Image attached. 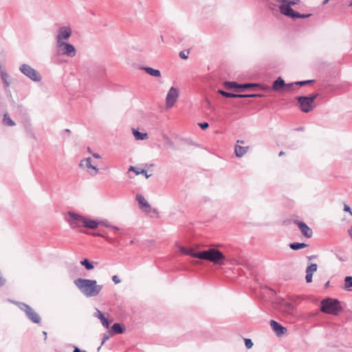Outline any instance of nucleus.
Segmentation results:
<instances>
[{"instance_id":"obj_1","label":"nucleus","mask_w":352,"mask_h":352,"mask_svg":"<svg viewBox=\"0 0 352 352\" xmlns=\"http://www.w3.org/2000/svg\"><path fill=\"white\" fill-rule=\"evenodd\" d=\"M74 284L86 297L96 296L102 289V285H98L96 280L78 278L74 280Z\"/></svg>"},{"instance_id":"obj_2","label":"nucleus","mask_w":352,"mask_h":352,"mask_svg":"<svg viewBox=\"0 0 352 352\" xmlns=\"http://www.w3.org/2000/svg\"><path fill=\"white\" fill-rule=\"evenodd\" d=\"M277 2L282 3L279 6L280 12L292 19H304L311 16V14H300L294 11L291 6L299 3L300 0H276Z\"/></svg>"},{"instance_id":"obj_3","label":"nucleus","mask_w":352,"mask_h":352,"mask_svg":"<svg viewBox=\"0 0 352 352\" xmlns=\"http://www.w3.org/2000/svg\"><path fill=\"white\" fill-rule=\"evenodd\" d=\"M195 256L197 258L207 260L216 265L224 264L223 261L226 259L223 253L215 248H210L207 250L199 252Z\"/></svg>"},{"instance_id":"obj_4","label":"nucleus","mask_w":352,"mask_h":352,"mask_svg":"<svg viewBox=\"0 0 352 352\" xmlns=\"http://www.w3.org/2000/svg\"><path fill=\"white\" fill-rule=\"evenodd\" d=\"M342 307L337 299L327 298L320 302V310L323 313L338 316Z\"/></svg>"},{"instance_id":"obj_5","label":"nucleus","mask_w":352,"mask_h":352,"mask_svg":"<svg viewBox=\"0 0 352 352\" xmlns=\"http://www.w3.org/2000/svg\"><path fill=\"white\" fill-rule=\"evenodd\" d=\"M318 94H312L309 96H298L296 100L300 104V110L305 113L311 111L314 109V102Z\"/></svg>"},{"instance_id":"obj_6","label":"nucleus","mask_w":352,"mask_h":352,"mask_svg":"<svg viewBox=\"0 0 352 352\" xmlns=\"http://www.w3.org/2000/svg\"><path fill=\"white\" fill-rule=\"evenodd\" d=\"M19 71L34 82H38L42 79L39 72L28 64H22L19 67Z\"/></svg>"},{"instance_id":"obj_7","label":"nucleus","mask_w":352,"mask_h":352,"mask_svg":"<svg viewBox=\"0 0 352 352\" xmlns=\"http://www.w3.org/2000/svg\"><path fill=\"white\" fill-rule=\"evenodd\" d=\"M56 47L58 52L62 55H65L69 57H74L76 55V51L75 47L70 43L66 42H61L56 43Z\"/></svg>"},{"instance_id":"obj_8","label":"nucleus","mask_w":352,"mask_h":352,"mask_svg":"<svg viewBox=\"0 0 352 352\" xmlns=\"http://www.w3.org/2000/svg\"><path fill=\"white\" fill-rule=\"evenodd\" d=\"M67 215L69 217L68 222L72 228L75 229L83 226V221L86 217L76 212L69 211Z\"/></svg>"},{"instance_id":"obj_9","label":"nucleus","mask_w":352,"mask_h":352,"mask_svg":"<svg viewBox=\"0 0 352 352\" xmlns=\"http://www.w3.org/2000/svg\"><path fill=\"white\" fill-rule=\"evenodd\" d=\"M20 309L23 311L27 317L34 323H39L41 318L38 314L28 305L25 303H21Z\"/></svg>"},{"instance_id":"obj_10","label":"nucleus","mask_w":352,"mask_h":352,"mask_svg":"<svg viewBox=\"0 0 352 352\" xmlns=\"http://www.w3.org/2000/svg\"><path fill=\"white\" fill-rule=\"evenodd\" d=\"M179 96V89L174 87H171L168 91L166 98V108H171L177 101Z\"/></svg>"},{"instance_id":"obj_11","label":"nucleus","mask_w":352,"mask_h":352,"mask_svg":"<svg viewBox=\"0 0 352 352\" xmlns=\"http://www.w3.org/2000/svg\"><path fill=\"white\" fill-rule=\"evenodd\" d=\"M72 30L69 26H62L58 30L56 36V43L65 42L64 41L68 40L72 36Z\"/></svg>"},{"instance_id":"obj_12","label":"nucleus","mask_w":352,"mask_h":352,"mask_svg":"<svg viewBox=\"0 0 352 352\" xmlns=\"http://www.w3.org/2000/svg\"><path fill=\"white\" fill-rule=\"evenodd\" d=\"M79 166L80 167L87 168L91 175H96L98 172V168L96 167V166H94L91 164V159L90 157L82 160L79 164Z\"/></svg>"},{"instance_id":"obj_13","label":"nucleus","mask_w":352,"mask_h":352,"mask_svg":"<svg viewBox=\"0 0 352 352\" xmlns=\"http://www.w3.org/2000/svg\"><path fill=\"white\" fill-rule=\"evenodd\" d=\"M294 223L297 225L302 233V234L307 238H310L312 236V230L304 222L295 220Z\"/></svg>"},{"instance_id":"obj_14","label":"nucleus","mask_w":352,"mask_h":352,"mask_svg":"<svg viewBox=\"0 0 352 352\" xmlns=\"http://www.w3.org/2000/svg\"><path fill=\"white\" fill-rule=\"evenodd\" d=\"M136 200L138 201L140 208L146 213H149L151 211V207L147 201L142 195H137Z\"/></svg>"},{"instance_id":"obj_15","label":"nucleus","mask_w":352,"mask_h":352,"mask_svg":"<svg viewBox=\"0 0 352 352\" xmlns=\"http://www.w3.org/2000/svg\"><path fill=\"white\" fill-rule=\"evenodd\" d=\"M270 326L278 336H281L287 331V329L285 327H283L280 324L274 320L270 321Z\"/></svg>"},{"instance_id":"obj_16","label":"nucleus","mask_w":352,"mask_h":352,"mask_svg":"<svg viewBox=\"0 0 352 352\" xmlns=\"http://www.w3.org/2000/svg\"><path fill=\"white\" fill-rule=\"evenodd\" d=\"M218 93L226 98H252L258 96L257 94H235L221 89L218 90Z\"/></svg>"},{"instance_id":"obj_17","label":"nucleus","mask_w":352,"mask_h":352,"mask_svg":"<svg viewBox=\"0 0 352 352\" xmlns=\"http://www.w3.org/2000/svg\"><path fill=\"white\" fill-rule=\"evenodd\" d=\"M318 265L316 263H311L306 269V276L305 279L307 283H309L312 282L313 274L316 272Z\"/></svg>"},{"instance_id":"obj_18","label":"nucleus","mask_w":352,"mask_h":352,"mask_svg":"<svg viewBox=\"0 0 352 352\" xmlns=\"http://www.w3.org/2000/svg\"><path fill=\"white\" fill-rule=\"evenodd\" d=\"M94 316L100 320V322H101L102 324L105 328H109V324H110V322H109V320H108L104 317V315L103 314V313H102V311H100L99 309H96V313L94 314Z\"/></svg>"},{"instance_id":"obj_19","label":"nucleus","mask_w":352,"mask_h":352,"mask_svg":"<svg viewBox=\"0 0 352 352\" xmlns=\"http://www.w3.org/2000/svg\"><path fill=\"white\" fill-rule=\"evenodd\" d=\"M98 221L86 218L85 220L83 221L82 227L91 229H96L98 227Z\"/></svg>"},{"instance_id":"obj_20","label":"nucleus","mask_w":352,"mask_h":352,"mask_svg":"<svg viewBox=\"0 0 352 352\" xmlns=\"http://www.w3.org/2000/svg\"><path fill=\"white\" fill-rule=\"evenodd\" d=\"M248 146H241L239 144L235 146L234 151L236 156L238 157H241L243 156L248 151Z\"/></svg>"},{"instance_id":"obj_21","label":"nucleus","mask_w":352,"mask_h":352,"mask_svg":"<svg viewBox=\"0 0 352 352\" xmlns=\"http://www.w3.org/2000/svg\"><path fill=\"white\" fill-rule=\"evenodd\" d=\"M142 69L145 71L148 75L154 77H160L161 72L159 69H153L149 67H144Z\"/></svg>"},{"instance_id":"obj_22","label":"nucleus","mask_w":352,"mask_h":352,"mask_svg":"<svg viewBox=\"0 0 352 352\" xmlns=\"http://www.w3.org/2000/svg\"><path fill=\"white\" fill-rule=\"evenodd\" d=\"M287 86L285 83L284 80H283L280 77H278L274 82H273L272 88L275 91L279 90L280 88Z\"/></svg>"},{"instance_id":"obj_23","label":"nucleus","mask_w":352,"mask_h":352,"mask_svg":"<svg viewBox=\"0 0 352 352\" xmlns=\"http://www.w3.org/2000/svg\"><path fill=\"white\" fill-rule=\"evenodd\" d=\"M179 251L181 253L186 254V255H189L193 258H196V256L195 255H196L197 254V252H195V251L192 248L187 249L184 247H181L179 248Z\"/></svg>"},{"instance_id":"obj_24","label":"nucleus","mask_w":352,"mask_h":352,"mask_svg":"<svg viewBox=\"0 0 352 352\" xmlns=\"http://www.w3.org/2000/svg\"><path fill=\"white\" fill-rule=\"evenodd\" d=\"M133 134L136 140H143L147 138L148 135L146 133H141L138 130L133 129Z\"/></svg>"},{"instance_id":"obj_25","label":"nucleus","mask_w":352,"mask_h":352,"mask_svg":"<svg viewBox=\"0 0 352 352\" xmlns=\"http://www.w3.org/2000/svg\"><path fill=\"white\" fill-rule=\"evenodd\" d=\"M9 75L5 71H1V78L4 84L5 88H8L10 86V82L8 81Z\"/></svg>"},{"instance_id":"obj_26","label":"nucleus","mask_w":352,"mask_h":352,"mask_svg":"<svg viewBox=\"0 0 352 352\" xmlns=\"http://www.w3.org/2000/svg\"><path fill=\"white\" fill-rule=\"evenodd\" d=\"M124 331V328H123L120 323H114L111 327V331L113 333H122Z\"/></svg>"},{"instance_id":"obj_27","label":"nucleus","mask_w":352,"mask_h":352,"mask_svg":"<svg viewBox=\"0 0 352 352\" xmlns=\"http://www.w3.org/2000/svg\"><path fill=\"white\" fill-rule=\"evenodd\" d=\"M352 276H346L344 278V289L346 291H352Z\"/></svg>"},{"instance_id":"obj_28","label":"nucleus","mask_w":352,"mask_h":352,"mask_svg":"<svg viewBox=\"0 0 352 352\" xmlns=\"http://www.w3.org/2000/svg\"><path fill=\"white\" fill-rule=\"evenodd\" d=\"M307 245L305 243H292L289 244V247L293 250H298L306 248Z\"/></svg>"},{"instance_id":"obj_29","label":"nucleus","mask_w":352,"mask_h":352,"mask_svg":"<svg viewBox=\"0 0 352 352\" xmlns=\"http://www.w3.org/2000/svg\"><path fill=\"white\" fill-rule=\"evenodd\" d=\"M80 264L87 270H91L94 268V263L90 262L87 258L81 261Z\"/></svg>"},{"instance_id":"obj_30","label":"nucleus","mask_w":352,"mask_h":352,"mask_svg":"<svg viewBox=\"0 0 352 352\" xmlns=\"http://www.w3.org/2000/svg\"><path fill=\"white\" fill-rule=\"evenodd\" d=\"M3 122L4 124L10 126L15 125V122L10 118V116L8 113L4 114Z\"/></svg>"},{"instance_id":"obj_31","label":"nucleus","mask_w":352,"mask_h":352,"mask_svg":"<svg viewBox=\"0 0 352 352\" xmlns=\"http://www.w3.org/2000/svg\"><path fill=\"white\" fill-rule=\"evenodd\" d=\"M224 87L226 89H233V88H239L240 84H238L236 82L234 81H225Z\"/></svg>"},{"instance_id":"obj_32","label":"nucleus","mask_w":352,"mask_h":352,"mask_svg":"<svg viewBox=\"0 0 352 352\" xmlns=\"http://www.w3.org/2000/svg\"><path fill=\"white\" fill-rule=\"evenodd\" d=\"M313 82H314L313 80H303V81H297V82H295L294 83H289V84H287V87H290L293 86L294 85L303 86V85H306L310 84V83H311Z\"/></svg>"},{"instance_id":"obj_33","label":"nucleus","mask_w":352,"mask_h":352,"mask_svg":"<svg viewBox=\"0 0 352 352\" xmlns=\"http://www.w3.org/2000/svg\"><path fill=\"white\" fill-rule=\"evenodd\" d=\"M256 86H257V84L245 83V84H240L239 88L247 89V88H250V87H256Z\"/></svg>"},{"instance_id":"obj_34","label":"nucleus","mask_w":352,"mask_h":352,"mask_svg":"<svg viewBox=\"0 0 352 352\" xmlns=\"http://www.w3.org/2000/svg\"><path fill=\"white\" fill-rule=\"evenodd\" d=\"M245 345L247 347V349H250L253 346V342L250 339L245 338Z\"/></svg>"},{"instance_id":"obj_35","label":"nucleus","mask_w":352,"mask_h":352,"mask_svg":"<svg viewBox=\"0 0 352 352\" xmlns=\"http://www.w3.org/2000/svg\"><path fill=\"white\" fill-rule=\"evenodd\" d=\"M188 52L186 53L185 52L182 51L179 52V57L182 59H187L188 57Z\"/></svg>"},{"instance_id":"obj_36","label":"nucleus","mask_w":352,"mask_h":352,"mask_svg":"<svg viewBox=\"0 0 352 352\" xmlns=\"http://www.w3.org/2000/svg\"><path fill=\"white\" fill-rule=\"evenodd\" d=\"M201 129L205 130L208 128L209 124L208 122H201L198 124Z\"/></svg>"},{"instance_id":"obj_37","label":"nucleus","mask_w":352,"mask_h":352,"mask_svg":"<svg viewBox=\"0 0 352 352\" xmlns=\"http://www.w3.org/2000/svg\"><path fill=\"white\" fill-rule=\"evenodd\" d=\"M140 174H143V175H145V177H146V178H148V177L151 176V175H148V174H147V171H146V170H140V171H137V172H136V175H140Z\"/></svg>"},{"instance_id":"obj_38","label":"nucleus","mask_w":352,"mask_h":352,"mask_svg":"<svg viewBox=\"0 0 352 352\" xmlns=\"http://www.w3.org/2000/svg\"><path fill=\"white\" fill-rule=\"evenodd\" d=\"M344 211L349 212L350 215L352 216V211L351 210V208L347 204H344Z\"/></svg>"},{"instance_id":"obj_39","label":"nucleus","mask_w":352,"mask_h":352,"mask_svg":"<svg viewBox=\"0 0 352 352\" xmlns=\"http://www.w3.org/2000/svg\"><path fill=\"white\" fill-rule=\"evenodd\" d=\"M112 280L116 283V284H118L121 282L120 279L119 278V277L116 275H114L112 277Z\"/></svg>"},{"instance_id":"obj_40","label":"nucleus","mask_w":352,"mask_h":352,"mask_svg":"<svg viewBox=\"0 0 352 352\" xmlns=\"http://www.w3.org/2000/svg\"><path fill=\"white\" fill-rule=\"evenodd\" d=\"M110 337V335L109 333H104L103 335L102 340V344H103Z\"/></svg>"},{"instance_id":"obj_41","label":"nucleus","mask_w":352,"mask_h":352,"mask_svg":"<svg viewBox=\"0 0 352 352\" xmlns=\"http://www.w3.org/2000/svg\"><path fill=\"white\" fill-rule=\"evenodd\" d=\"M5 283H6L5 279L0 276V287L4 285Z\"/></svg>"},{"instance_id":"obj_42","label":"nucleus","mask_w":352,"mask_h":352,"mask_svg":"<svg viewBox=\"0 0 352 352\" xmlns=\"http://www.w3.org/2000/svg\"><path fill=\"white\" fill-rule=\"evenodd\" d=\"M130 171H133L136 173L137 171H139L138 170H137L134 166H131L129 169Z\"/></svg>"},{"instance_id":"obj_43","label":"nucleus","mask_w":352,"mask_h":352,"mask_svg":"<svg viewBox=\"0 0 352 352\" xmlns=\"http://www.w3.org/2000/svg\"><path fill=\"white\" fill-rule=\"evenodd\" d=\"M348 233L352 240V226L348 230Z\"/></svg>"},{"instance_id":"obj_44","label":"nucleus","mask_w":352,"mask_h":352,"mask_svg":"<svg viewBox=\"0 0 352 352\" xmlns=\"http://www.w3.org/2000/svg\"><path fill=\"white\" fill-rule=\"evenodd\" d=\"M92 155H93L94 157H95L96 159H99V158L101 157L100 155L98 153H93Z\"/></svg>"},{"instance_id":"obj_45","label":"nucleus","mask_w":352,"mask_h":352,"mask_svg":"<svg viewBox=\"0 0 352 352\" xmlns=\"http://www.w3.org/2000/svg\"><path fill=\"white\" fill-rule=\"evenodd\" d=\"M74 352H86L85 351H81L79 348L75 347Z\"/></svg>"},{"instance_id":"obj_46","label":"nucleus","mask_w":352,"mask_h":352,"mask_svg":"<svg viewBox=\"0 0 352 352\" xmlns=\"http://www.w3.org/2000/svg\"><path fill=\"white\" fill-rule=\"evenodd\" d=\"M111 228L113 229L115 231H118L120 230L118 227L114 226H111Z\"/></svg>"},{"instance_id":"obj_47","label":"nucleus","mask_w":352,"mask_h":352,"mask_svg":"<svg viewBox=\"0 0 352 352\" xmlns=\"http://www.w3.org/2000/svg\"><path fill=\"white\" fill-rule=\"evenodd\" d=\"M103 224L106 226V227H108V228H111V226L109 225L108 223H103Z\"/></svg>"},{"instance_id":"obj_48","label":"nucleus","mask_w":352,"mask_h":352,"mask_svg":"<svg viewBox=\"0 0 352 352\" xmlns=\"http://www.w3.org/2000/svg\"><path fill=\"white\" fill-rule=\"evenodd\" d=\"M285 154V153L283 151H280L278 154L279 156H282Z\"/></svg>"},{"instance_id":"obj_49","label":"nucleus","mask_w":352,"mask_h":352,"mask_svg":"<svg viewBox=\"0 0 352 352\" xmlns=\"http://www.w3.org/2000/svg\"><path fill=\"white\" fill-rule=\"evenodd\" d=\"M239 143L243 144L244 141H243V140H237V144H239Z\"/></svg>"},{"instance_id":"obj_50","label":"nucleus","mask_w":352,"mask_h":352,"mask_svg":"<svg viewBox=\"0 0 352 352\" xmlns=\"http://www.w3.org/2000/svg\"><path fill=\"white\" fill-rule=\"evenodd\" d=\"M329 0H324L323 1V4H326Z\"/></svg>"},{"instance_id":"obj_51","label":"nucleus","mask_w":352,"mask_h":352,"mask_svg":"<svg viewBox=\"0 0 352 352\" xmlns=\"http://www.w3.org/2000/svg\"><path fill=\"white\" fill-rule=\"evenodd\" d=\"M65 131L69 133L70 130L67 129H65Z\"/></svg>"},{"instance_id":"obj_52","label":"nucleus","mask_w":352,"mask_h":352,"mask_svg":"<svg viewBox=\"0 0 352 352\" xmlns=\"http://www.w3.org/2000/svg\"><path fill=\"white\" fill-rule=\"evenodd\" d=\"M88 152L91 153V150L89 147H88Z\"/></svg>"},{"instance_id":"obj_53","label":"nucleus","mask_w":352,"mask_h":352,"mask_svg":"<svg viewBox=\"0 0 352 352\" xmlns=\"http://www.w3.org/2000/svg\"><path fill=\"white\" fill-rule=\"evenodd\" d=\"M43 333H44V336H47V333L45 331H44Z\"/></svg>"},{"instance_id":"obj_54","label":"nucleus","mask_w":352,"mask_h":352,"mask_svg":"<svg viewBox=\"0 0 352 352\" xmlns=\"http://www.w3.org/2000/svg\"><path fill=\"white\" fill-rule=\"evenodd\" d=\"M349 6L352 7V1L350 3Z\"/></svg>"},{"instance_id":"obj_55","label":"nucleus","mask_w":352,"mask_h":352,"mask_svg":"<svg viewBox=\"0 0 352 352\" xmlns=\"http://www.w3.org/2000/svg\"><path fill=\"white\" fill-rule=\"evenodd\" d=\"M130 243L133 244V241H131Z\"/></svg>"}]
</instances>
